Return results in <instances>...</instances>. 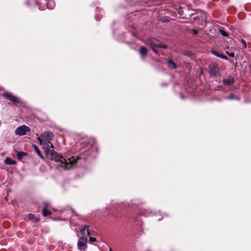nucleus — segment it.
Returning <instances> with one entry per match:
<instances>
[{"instance_id": "f257e3e1", "label": "nucleus", "mask_w": 251, "mask_h": 251, "mask_svg": "<svg viewBox=\"0 0 251 251\" xmlns=\"http://www.w3.org/2000/svg\"><path fill=\"white\" fill-rule=\"evenodd\" d=\"M41 145L43 146V149L45 150L46 153L48 157L51 160H54L56 162H59L61 163V166L65 169H70L72 164L75 163L76 161L73 159L71 160H69L68 162L64 157L57 153L54 151L53 146L50 142L45 141H39Z\"/></svg>"}, {"instance_id": "f03ea898", "label": "nucleus", "mask_w": 251, "mask_h": 251, "mask_svg": "<svg viewBox=\"0 0 251 251\" xmlns=\"http://www.w3.org/2000/svg\"><path fill=\"white\" fill-rule=\"evenodd\" d=\"M208 73L210 76L217 77L220 76V70L218 64L216 63H211L208 67Z\"/></svg>"}, {"instance_id": "7ed1b4c3", "label": "nucleus", "mask_w": 251, "mask_h": 251, "mask_svg": "<svg viewBox=\"0 0 251 251\" xmlns=\"http://www.w3.org/2000/svg\"><path fill=\"white\" fill-rule=\"evenodd\" d=\"M2 96L5 100L11 101L14 104H17L20 102L19 98L10 92H5L2 94Z\"/></svg>"}, {"instance_id": "20e7f679", "label": "nucleus", "mask_w": 251, "mask_h": 251, "mask_svg": "<svg viewBox=\"0 0 251 251\" xmlns=\"http://www.w3.org/2000/svg\"><path fill=\"white\" fill-rule=\"evenodd\" d=\"M54 137L53 133L51 131H45L38 138V141L50 142Z\"/></svg>"}, {"instance_id": "39448f33", "label": "nucleus", "mask_w": 251, "mask_h": 251, "mask_svg": "<svg viewBox=\"0 0 251 251\" xmlns=\"http://www.w3.org/2000/svg\"><path fill=\"white\" fill-rule=\"evenodd\" d=\"M87 238L86 236H82L80 237L77 241V248L80 251H86L87 248L86 244Z\"/></svg>"}, {"instance_id": "423d86ee", "label": "nucleus", "mask_w": 251, "mask_h": 251, "mask_svg": "<svg viewBox=\"0 0 251 251\" xmlns=\"http://www.w3.org/2000/svg\"><path fill=\"white\" fill-rule=\"evenodd\" d=\"M30 128L25 125H23L18 127L15 130V134L20 136H23L26 134L27 132H30Z\"/></svg>"}, {"instance_id": "0eeeda50", "label": "nucleus", "mask_w": 251, "mask_h": 251, "mask_svg": "<svg viewBox=\"0 0 251 251\" xmlns=\"http://www.w3.org/2000/svg\"><path fill=\"white\" fill-rule=\"evenodd\" d=\"M222 81L224 85L230 86L234 83V79L232 76L229 75L227 78L223 79Z\"/></svg>"}, {"instance_id": "6e6552de", "label": "nucleus", "mask_w": 251, "mask_h": 251, "mask_svg": "<svg viewBox=\"0 0 251 251\" xmlns=\"http://www.w3.org/2000/svg\"><path fill=\"white\" fill-rule=\"evenodd\" d=\"M139 52L142 59L144 60L148 55V50L146 47L142 46L139 49Z\"/></svg>"}, {"instance_id": "1a4fd4ad", "label": "nucleus", "mask_w": 251, "mask_h": 251, "mask_svg": "<svg viewBox=\"0 0 251 251\" xmlns=\"http://www.w3.org/2000/svg\"><path fill=\"white\" fill-rule=\"evenodd\" d=\"M211 53L214 55L215 56L218 57H219L220 58H222V59H225V60H228V58L225 55L222 54V53H221L219 52H218L217 51H216V50H212L211 51Z\"/></svg>"}, {"instance_id": "9d476101", "label": "nucleus", "mask_w": 251, "mask_h": 251, "mask_svg": "<svg viewBox=\"0 0 251 251\" xmlns=\"http://www.w3.org/2000/svg\"><path fill=\"white\" fill-rule=\"evenodd\" d=\"M168 66L171 69H175L177 68V65L172 59H168L167 60Z\"/></svg>"}, {"instance_id": "9b49d317", "label": "nucleus", "mask_w": 251, "mask_h": 251, "mask_svg": "<svg viewBox=\"0 0 251 251\" xmlns=\"http://www.w3.org/2000/svg\"><path fill=\"white\" fill-rule=\"evenodd\" d=\"M28 218L29 220L34 221V222H38L40 221L39 218L36 217L32 213L28 214Z\"/></svg>"}, {"instance_id": "f8f14e48", "label": "nucleus", "mask_w": 251, "mask_h": 251, "mask_svg": "<svg viewBox=\"0 0 251 251\" xmlns=\"http://www.w3.org/2000/svg\"><path fill=\"white\" fill-rule=\"evenodd\" d=\"M4 162L6 164L8 165H15L16 161L10 157H6L5 159Z\"/></svg>"}, {"instance_id": "ddd939ff", "label": "nucleus", "mask_w": 251, "mask_h": 251, "mask_svg": "<svg viewBox=\"0 0 251 251\" xmlns=\"http://www.w3.org/2000/svg\"><path fill=\"white\" fill-rule=\"evenodd\" d=\"M225 99L229 100H240V98L233 93L230 94L228 97H225Z\"/></svg>"}, {"instance_id": "4468645a", "label": "nucleus", "mask_w": 251, "mask_h": 251, "mask_svg": "<svg viewBox=\"0 0 251 251\" xmlns=\"http://www.w3.org/2000/svg\"><path fill=\"white\" fill-rule=\"evenodd\" d=\"M32 147L34 148V149L35 150V151L40 157V158H42V159H44V157L42 155V153H41L39 149L38 148V147L36 145H33Z\"/></svg>"}, {"instance_id": "2eb2a0df", "label": "nucleus", "mask_w": 251, "mask_h": 251, "mask_svg": "<svg viewBox=\"0 0 251 251\" xmlns=\"http://www.w3.org/2000/svg\"><path fill=\"white\" fill-rule=\"evenodd\" d=\"M42 214L43 216L47 217L50 215L51 214V212L50 210H48L47 209H46V207H44L42 210Z\"/></svg>"}, {"instance_id": "dca6fc26", "label": "nucleus", "mask_w": 251, "mask_h": 251, "mask_svg": "<svg viewBox=\"0 0 251 251\" xmlns=\"http://www.w3.org/2000/svg\"><path fill=\"white\" fill-rule=\"evenodd\" d=\"M151 49L153 50V51L157 54H159V51L158 50H157L156 48H157L158 47L156 46V45L154 44H153V43H151Z\"/></svg>"}, {"instance_id": "f3484780", "label": "nucleus", "mask_w": 251, "mask_h": 251, "mask_svg": "<svg viewBox=\"0 0 251 251\" xmlns=\"http://www.w3.org/2000/svg\"><path fill=\"white\" fill-rule=\"evenodd\" d=\"M27 155V153L24 151H18L17 153V155L19 159H22L23 156Z\"/></svg>"}, {"instance_id": "a211bd4d", "label": "nucleus", "mask_w": 251, "mask_h": 251, "mask_svg": "<svg viewBox=\"0 0 251 251\" xmlns=\"http://www.w3.org/2000/svg\"><path fill=\"white\" fill-rule=\"evenodd\" d=\"M171 18L169 17L164 16L161 18L160 20L163 23H167L170 22Z\"/></svg>"}, {"instance_id": "6ab92c4d", "label": "nucleus", "mask_w": 251, "mask_h": 251, "mask_svg": "<svg viewBox=\"0 0 251 251\" xmlns=\"http://www.w3.org/2000/svg\"><path fill=\"white\" fill-rule=\"evenodd\" d=\"M219 32L220 33L225 37H228V33L225 30L223 29H219Z\"/></svg>"}, {"instance_id": "aec40b11", "label": "nucleus", "mask_w": 251, "mask_h": 251, "mask_svg": "<svg viewBox=\"0 0 251 251\" xmlns=\"http://www.w3.org/2000/svg\"><path fill=\"white\" fill-rule=\"evenodd\" d=\"M71 210L72 213L74 214L72 216V217L70 218L71 222L72 221L74 220V217L75 216L77 217L78 218H79V219L80 218V216L79 215H78L77 214H76V213L75 212V211L74 209H71Z\"/></svg>"}, {"instance_id": "412c9836", "label": "nucleus", "mask_w": 251, "mask_h": 251, "mask_svg": "<svg viewBox=\"0 0 251 251\" xmlns=\"http://www.w3.org/2000/svg\"><path fill=\"white\" fill-rule=\"evenodd\" d=\"M89 227V226L85 225L84 227L80 230V233L84 236L85 232V229Z\"/></svg>"}, {"instance_id": "4be33fe9", "label": "nucleus", "mask_w": 251, "mask_h": 251, "mask_svg": "<svg viewBox=\"0 0 251 251\" xmlns=\"http://www.w3.org/2000/svg\"><path fill=\"white\" fill-rule=\"evenodd\" d=\"M95 150H96V149L94 148V147L92 148V149H91V151H87V152H86L87 154L90 155V156H93L94 155L93 151Z\"/></svg>"}, {"instance_id": "5701e85b", "label": "nucleus", "mask_w": 251, "mask_h": 251, "mask_svg": "<svg viewBox=\"0 0 251 251\" xmlns=\"http://www.w3.org/2000/svg\"><path fill=\"white\" fill-rule=\"evenodd\" d=\"M226 53L231 57H234L235 56V53L234 52H229L228 51H226Z\"/></svg>"}, {"instance_id": "b1692460", "label": "nucleus", "mask_w": 251, "mask_h": 251, "mask_svg": "<svg viewBox=\"0 0 251 251\" xmlns=\"http://www.w3.org/2000/svg\"><path fill=\"white\" fill-rule=\"evenodd\" d=\"M241 42L242 43L243 46H242V47L243 49H246L247 48V44H246V41L243 39H241Z\"/></svg>"}, {"instance_id": "393cba45", "label": "nucleus", "mask_w": 251, "mask_h": 251, "mask_svg": "<svg viewBox=\"0 0 251 251\" xmlns=\"http://www.w3.org/2000/svg\"><path fill=\"white\" fill-rule=\"evenodd\" d=\"M184 55L188 56H191L192 55V53L189 51L185 50L184 52Z\"/></svg>"}, {"instance_id": "a878e982", "label": "nucleus", "mask_w": 251, "mask_h": 251, "mask_svg": "<svg viewBox=\"0 0 251 251\" xmlns=\"http://www.w3.org/2000/svg\"><path fill=\"white\" fill-rule=\"evenodd\" d=\"M156 46L158 48L164 49H166L167 48V46L166 45H156Z\"/></svg>"}, {"instance_id": "bb28decb", "label": "nucleus", "mask_w": 251, "mask_h": 251, "mask_svg": "<svg viewBox=\"0 0 251 251\" xmlns=\"http://www.w3.org/2000/svg\"><path fill=\"white\" fill-rule=\"evenodd\" d=\"M96 241V238L95 237H93L90 236L89 237V242L91 243H93L94 242Z\"/></svg>"}, {"instance_id": "cd10ccee", "label": "nucleus", "mask_w": 251, "mask_h": 251, "mask_svg": "<svg viewBox=\"0 0 251 251\" xmlns=\"http://www.w3.org/2000/svg\"><path fill=\"white\" fill-rule=\"evenodd\" d=\"M178 13L180 16H182L183 15V11L182 8H181V7L179 8V9H178Z\"/></svg>"}, {"instance_id": "c85d7f7f", "label": "nucleus", "mask_w": 251, "mask_h": 251, "mask_svg": "<svg viewBox=\"0 0 251 251\" xmlns=\"http://www.w3.org/2000/svg\"><path fill=\"white\" fill-rule=\"evenodd\" d=\"M189 31H191L192 32V33L194 34V35H196L197 33H198V32L197 31V30H195V29H188Z\"/></svg>"}, {"instance_id": "c756f323", "label": "nucleus", "mask_w": 251, "mask_h": 251, "mask_svg": "<svg viewBox=\"0 0 251 251\" xmlns=\"http://www.w3.org/2000/svg\"><path fill=\"white\" fill-rule=\"evenodd\" d=\"M81 144H84V145H83V146L82 147V148H84L85 145H87V142L85 141V142H84V143H81Z\"/></svg>"}, {"instance_id": "7c9ffc66", "label": "nucleus", "mask_w": 251, "mask_h": 251, "mask_svg": "<svg viewBox=\"0 0 251 251\" xmlns=\"http://www.w3.org/2000/svg\"><path fill=\"white\" fill-rule=\"evenodd\" d=\"M44 205H44V207H46V209H47V207H48V203H45Z\"/></svg>"}, {"instance_id": "2f4dec72", "label": "nucleus", "mask_w": 251, "mask_h": 251, "mask_svg": "<svg viewBox=\"0 0 251 251\" xmlns=\"http://www.w3.org/2000/svg\"><path fill=\"white\" fill-rule=\"evenodd\" d=\"M87 234L88 236H90V232L88 230H87Z\"/></svg>"}, {"instance_id": "473e14b6", "label": "nucleus", "mask_w": 251, "mask_h": 251, "mask_svg": "<svg viewBox=\"0 0 251 251\" xmlns=\"http://www.w3.org/2000/svg\"><path fill=\"white\" fill-rule=\"evenodd\" d=\"M109 251H113L111 248H109Z\"/></svg>"}, {"instance_id": "72a5a7b5", "label": "nucleus", "mask_w": 251, "mask_h": 251, "mask_svg": "<svg viewBox=\"0 0 251 251\" xmlns=\"http://www.w3.org/2000/svg\"><path fill=\"white\" fill-rule=\"evenodd\" d=\"M229 61L230 62H232L231 60H229Z\"/></svg>"}]
</instances>
